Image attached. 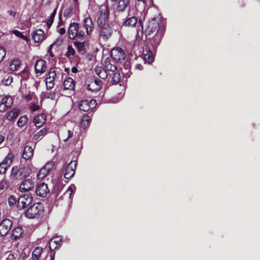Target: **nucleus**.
<instances>
[{
    "instance_id": "nucleus-1",
    "label": "nucleus",
    "mask_w": 260,
    "mask_h": 260,
    "mask_svg": "<svg viewBox=\"0 0 260 260\" xmlns=\"http://www.w3.org/2000/svg\"><path fill=\"white\" fill-rule=\"evenodd\" d=\"M84 25L79 26L76 22L71 23L68 28L69 37L71 40H75L76 38L83 40L85 38L86 29L87 35H90L93 29V24L90 18H85L84 19Z\"/></svg>"
},
{
    "instance_id": "nucleus-2",
    "label": "nucleus",
    "mask_w": 260,
    "mask_h": 260,
    "mask_svg": "<svg viewBox=\"0 0 260 260\" xmlns=\"http://www.w3.org/2000/svg\"><path fill=\"white\" fill-rule=\"evenodd\" d=\"M160 22L161 19L159 17L153 18L148 21L145 29L146 35L150 36L155 33L153 38L155 45L159 44L163 36L165 26Z\"/></svg>"
},
{
    "instance_id": "nucleus-3",
    "label": "nucleus",
    "mask_w": 260,
    "mask_h": 260,
    "mask_svg": "<svg viewBox=\"0 0 260 260\" xmlns=\"http://www.w3.org/2000/svg\"><path fill=\"white\" fill-rule=\"evenodd\" d=\"M31 173L29 166H16L12 168L11 176L16 179H23L28 177Z\"/></svg>"
},
{
    "instance_id": "nucleus-4",
    "label": "nucleus",
    "mask_w": 260,
    "mask_h": 260,
    "mask_svg": "<svg viewBox=\"0 0 260 260\" xmlns=\"http://www.w3.org/2000/svg\"><path fill=\"white\" fill-rule=\"evenodd\" d=\"M44 213V206L41 203H36L29 206L25 211V216L29 219L39 218Z\"/></svg>"
},
{
    "instance_id": "nucleus-5",
    "label": "nucleus",
    "mask_w": 260,
    "mask_h": 260,
    "mask_svg": "<svg viewBox=\"0 0 260 260\" xmlns=\"http://www.w3.org/2000/svg\"><path fill=\"white\" fill-rule=\"evenodd\" d=\"M109 9L107 5L102 6L98 12V17L97 19V24L98 26L102 25L106 23V21L109 18Z\"/></svg>"
},
{
    "instance_id": "nucleus-6",
    "label": "nucleus",
    "mask_w": 260,
    "mask_h": 260,
    "mask_svg": "<svg viewBox=\"0 0 260 260\" xmlns=\"http://www.w3.org/2000/svg\"><path fill=\"white\" fill-rule=\"evenodd\" d=\"M32 200V197L29 193L21 195L18 198L17 207L19 209H24L31 204Z\"/></svg>"
},
{
    "instance_id": "nucleus-7",
    "label": "nucleus",
    "mask_w": 260,
    "mask_h": 260,
    "mask_svg": "<svg viewBox=\"0 0 260 260\" xmlns=\"http://www.w3.org/2000/svg\"><path fill=\"white\" fill-rule=\"evenodd\" d=\"M97 105L95 100H85L81 101L79 104V109L84 112L88 111L95 108Z\"/></svg>"
},
{
    "instance_id": "nucleus-8",
    "label": "nucleus",
    "mask_w": 260,
    "mask_h": 260,
    "mask_svg": "<svg viewBox=\"0 0 260 260\" xmlns=\"http://www.w3.org/2000/svg\"><path fill=\"white\" fill-rule=\"evenodd\" d=\"M98 26L100 29V36L102 39L107 40L111 36L113 30L108 23Z\"/></svg>"
},
{
    "instance_id": "nucleus-9",
    "label": "nucleus",
    "mask_w": 260,
    "mask_h": 260,
    "mask_svg": "<svg viewBox=\"0 0 260 260\" xmlns=\"http://www.w3.org/2000/svg\"><path fill=\"white\" fill-rule=\"evenodd\" d=\"M14 156L11 153H9L5 159L0 162V174H4L8 168L12 164Z\"/></svg>"
},
{
    "instance_id": "nucleus-10",
    "label": "nucleus",
    "mask_w": 260,
    "mask_h": 260,
    "mask_svg": "<svg viewBox=\"0 0 260 260\" xmlns=\"http://www.w3.org/2000/svg\"><path fill=\"white\" fill-rule=\"evenodd\" d=\"M77 165L76 161H72L69 164L64 173L66 179H70L74 175Z\"/></svg>"
},
{
    "instance_id": "nucleus-11",
    "label": "nucleus",
    "mask_w": 260,
    "mask_h": 260,
    "mask_svg": "<svg viewBox=\"0 0 260 260\" xmlns=\"http://www.w3.org/2000/svg\"><path fill=\"white\" fill-rule=\"evenodd\" d=\"M12 226V222L9 219L3 220L0 223V235L5 236L10 230Z\"/></svg>"
},
{
    "instance_id": "nucleus-12",
    "label": "nucleus",
    "mask_w": 260,
    "mask_h": 260,
    "mask_svg": "<svg viewBox=\"0 0 260 260\" xmlns=\"http://www.w3.org/2000/svg\"><path fill=\"white\" fill-rule=\"evenodd\" d=\"M111 56L114 62H118L124 59V53L120 48H114L111 51Z\"/></svg>"
},
{
    "instance_id": "nucleus-13",
    "label": "nucleus",
    "mask_w": 260,
    "mask_h": 260,
    "mask_svg": "<svg viewBox=\"0 0 260 260\" xmlns=\"http://www.w3.org/2000/svg\"><path fill=\"white\" fill-rule=\"evenodd\" d=\"M34 186V182L31 179L24 180L19 186V190L21 192H27L31 190Z\"/></svg>"
},
{
    "instance_id": "nucleus-14",
    "label": "nucleus",
    "mask_w": 260,
    "mask_h": 260,
    "mask_svg": "<svg viewBox=\"0 0 260 260\" xmlns=\"http://www.w3.org/2000/svg\"><path fill=\"white\" fill-rule=\"evenodd\" d=\"M12 103L13 100L11 98L7 96L3 98L0 102V111L5 112L11 107Z\"/></svg>"
},
{
    "instance_id": "nucleus-15",
    "label": "nucleus",
    "mask_w": 260,
    "mask_h": 260,
    "mask_svg": "<svg viewBox=\"0 0 260 260\" xmlns=\"http://www.w3.org/2000/svg\"><path fill=\"white\" fill-rule=\"evenodd\" d=\"M129 0H119L114 9L115 13L123 12L129 6Z\"/></svg>"
},
{
    "instance_id": "nucleus-16",
    "label": "nucleus",
    "mask_w": 260,
    "mask_h": 260,
    "mask_svg": "<svg viewBox=\"0 0 260 260\" xmlns=\"http://www.w3.org/2000/svg\"><path fill=\"white\" fill-rule=\"evenodd\" d=\"M49 191L47 185L44 183L39 184L36 188V194L41 197H46Z\"/></svg>"
},
{
    "instance_id": "nucleus-17",
    "label": "nucleus",
    "mask_w": 260,
    "mask_h": 260,
    "mask_svg": "<svg viewBox=\"0 0 260 260\" xmlns=\"http://www.w3.org/2000/svg\"><path fill=\"white\" fill-rule=\"evenodd\" d=\"M61 239L58 237L52 238L49 242V247L50 250L53 251L59 248L61 245Z\"/></svg>"
},
{
    "instance_id": "nucleus-18",
    "label": "nucleus",
    "mask_w": 260,
    "mask_h": 260,
    "mask_svg": "<svg viewBox=\"0 0 260 260\" xmlns=\"http://www.w3.org/2000/svg\"><path fill=\"white\" fill-rule=\"evenodd\" d=\"M115 62L113 59L107 58L104 61L105 69L108 71L115 72L117 70V66L115 64Z\"/></svg>"
},
{
    "instance_id": "nucleus-19",
    "label": "nucleus",
    "mask_w": 260,
    "mask_h": 260,
    "mask_svg": "<svg viewBox=\"0 0 260 260\" xmlns=\"http://www.w3.org/2000/svg\"><path fill=\"white\" fill-rule=\"evenodd\" d=\"M36 72L37 73H43L46 69V62L44 60H38L35 64Z\"/></svg>"
},
{
    "instance_id": "nucleus-20",
    "label": "nucleus",
    "mask_w": 260,
    "mask_h": 260,
    "mask_svg": "<svg viewBox=\"0 0 260 260\" xmlns=\"http://www.w3.org/2000/svg\"><path fill=\"white\" fill-rule=\"evenodd\" d=\"M138 22L137 18L135 16H132L128 15L126 18L124 20L123 25L125 26L133 27Z\"/></svg>"
},
{
    "instance_id": "nucleus-21",
    "label": "nucleus",
    "mask_w": 260,
    "mask_h": 260,
    "mask_svg": "<svg viewBox=\"0 0 260 260\" xmlns=\"http://www.w3.org/2000/svg\"><path fill=\"white\" fill-rule=\"evenodd\" d=\"M44 32L41 29L36 30L32 35V38L34 41L36 43H40L43 41L44 39Z\"/></svg>"
},
{
    "instance_id": "nucleus-22",
    "label": "nucleus",
    "mask_w": 260,
    "mask_h": 260,
    "mask_svg": "<svg viewBox=\"0 0 260 260\" xmlns=\"http://www.w3.org/2000/svg\"><path fill=\"white\" fill-rule=\"evenodd\" d=\"M33 122L36 127H40L46 122V116L42 114L35 116Z\"/></svg>"
},
{
    "instance_id": "nucleus-23",
    "label": "nucleus",
    "mask_w": 260,
    "mask_h": 260,
    "mask_svg": "<svg viewBox=\"0 0 260 260\" xmlns=\"http://www.w3.org/2000/svg\"><path fill=\"white\" fill-rule=\"evenodd\" d=\"M33 154L34 149L30 146H26L23 149L22 157L25 160H28L32 157Z\"/></svg>"
},
{
    "instance_id": "nucleus-24",
    "label": "nucleus",
    "mask_w": 260,
    "mask_h": 260,
    "mask_svg": "<svg viewBox=\"0 0 260 260\" xmlns=\"http://www.w3.org/2000/svg\"><path fill=\"white\" fill-rule=\"evenodd\" d=\"M101 87V81L99 79H95L91 81L88 85L87 89L91 91L99 90Z\"/></svg>"
},
{
    "instance_id": "nucleus-25",
    "label": "nucleus",
    "mask_w": 260,
    "mask_h": 260,
    "mask_svg": "<svg viewBox=\"0 0 260 260\" xmlns=\"http://www.w3.org/2000/svg\"><path fill=\"white\" fill-rule=\"evenodd\" d=\"M23 233V230L21 227L18 226L13 230L11 234V238L16 240L19 238Z\"/></svg>"
},
{
    "instance_id": "nucleus-26",
    "label": "nucleus",
    "mask_w": 260,
    "mask_h": 260,
    "mask_svg": "<svg viewBox=\"0 0 260 260\" xmlns=\"http://www.w3.org/2000/svg\"><path fill=\"white\" fill-rule=\"evenodd\" d=\"M63 85L64 89H73L75 87L74 81L72 78H68L64 81Z\"/></svg>"
},
{
    "instance_id": "nucleus-27",
    "label": "nucleus",
    "mask_w": 260,
    "mask_h": 260,
    "mask_svg": "<svg viewBox=\"0 0 260 260\" xmlns=\"http://www.w3.org/2000/svg\"><path fill=\"white\" fill-rule=\"evenodd\" d=\"M48 129L47 128H43L42 129H41L40 131H39L38 133H37L34 136V139L35 140H41L44 136H45L47 132H48Z\"/></svg>"
},
{
    "instance_id": "nucleus-28",
    "label": "nucleus",
    "mask_w": 260,
    "mask_h": 260,
    "mask_svg": "<svg viewBox=\"0 0 260 260\" xmlns=\"http://www.w3.org/2000/svg\"><path fill=\"white\" fill-rule=\"evenodd\" d=\"M20 110L19 109L14 108L11 112L8 113L7 119L9 121L13 120L18 116Z\"/></svg>"
},
{
    "instance_id": "nucleus-29",
    "label": "nucleus",
    "mask_w": 260,
    "mask_h": 260,
    "mask_svg": "<svg viewBox=\"0 0 260 260\" xmlns=\"http://www.w3.org/2000/svg\"><path fill=\"white\" fill-rule=\"evenodd\" d=\"M43 251V248L41 247H37L35 248L32 254V258L34 260H38Z\"/></svg>"
},
{
    "instance_id": "nucleus-30",
    "label": "nucleus",
    "mask_w": 260,
    "mask_h": 260,
    "mask_svg": "<svg viewBox=\"0 0 260 260\" xmlns=\"http://www.w3.org/2000/svg\"><path fill=\"white\" fill-rule=\"evenodd\" d=\"M49 172L44 167H42L37 174V177L39 179H43L48 175Z\"/></svg>"
},
{
    "instance_id": "nucleus-31",
    "label": "nucleus",
    "mask_w": 260,
    "mask_h": 260,
    "mask_svg": "<svg viewBox=\"0 0 260 260\" xmlns=\"http://www.w3.org/2000/svg\"><path fill=\"white\" fill-rule=\"evenodd\" d=\"M74 45L79 52L84 51L85 50V43L84 42L75 41L74 43Z\"/></svg>"
},
{
    "instance_id": "nucleus-32",
    "label": "nucleus",
    "mask_w": 260,
    "mask_h": 260,
    "mask_svg": "<svg viewBox=\"0 0 260 260\" xmlns=\"http://www.w3.org/2000/svg\"><path fill=\"white\" fill-rule=\"evenodd\" d=\"M90 117L87 115H85L83 117L81 122V126L84 128H86L90 124Z\"/></svg>"
},
{
    "instance_id": "nucleus-33",
    "label": "nucleus",
    "mask_w": 260,
    "mask_h": 260,
    "mask_svg": "<svg viewBox=\"0 0 260 260\" xmlns=\"http://www.w3.org/2000/svg\"><path fill=\"white\" fill-rule=\"evenodd\" d=\"M9 182L6 179H3L0 182V192H3L8 189Z\"/></svg>"
},
{
    "instance_id": "nucleus-34",
    "label": "nucleus",
    "mask_w": 260,
    "mask_h": 260,
    "mask_svg": "<svg viewBox=\"0 0 260 260\" xmlns=\"http://www.w3.org/2000/svg\"><path fill=\"white\" fill-rule=\"evenodd\" d=\"M20 61L19 59L12 60L10 64V69L12 71H15L19 67Z\"/></svg>"
},
{
    "instance_id": "nucleus-35",
    "label": "nucleus",
    "mask_w": 260,
    "mask_h": 260,
    "mask_svg": "<svg viewBox=\"0 0 260 260\" xmlns=\"http://www.w3.org/2000/svg\"><path fill=\"white\" fill-rule=\"evenodd\" d=\"M28 121V118L27 116L23 115L19 118L17 121V124L19 127L24 126Z\"/></svg>"
},
{
    "instance_id": "nucleus-36",
    "label": "nucleus",
    "mask_w": 260,
    "mask_h": 260,
    "mask_svg": "<svg viewBox=\"0 0 260 260\" xmlns=\"http://www.w3.org/2000/svg\"><path fill=\"white\" fill-rule=\"evenodd\" d=\"M111 79V83L112 84H115L118 83L120 80V75L118 72L113 73Z\"/></svg>"
},
{
    "instance_id": "nucleus-37",
    "label": "nucleus",
    "mask_w": 260,
    "mask_h": 260,
    "mask_svg": "<svg viewBox=\"0 0 260 260\" xmlns=\"http://www.w3.org/2000/svg\"><path fill=\"white\" fill-rule=\"evenodd\" d=\"M144 61H145L147 62H148V63L150 64L153 61L154 56H153L152 52H150V51H149L148 53L144 54Z\"/></svg>"
},
{
    "instance_id": "nucleus-38",
    "label": "nucleus",
    "mask_w": 260,
    "mask_h": 260,
    "mask_svg": "<svg viewBox=\"0 0 260 260\" xmlns=\"http://www.w3.org/2000/svg\"><path fill=\"white\" fill-rule=\"evenodd\" d=\"M8 203L10 206H13L16 204H17L18 198L14 196H10L8 198Z\"/></svg>"
},
{
    "instance_id": "nucleus-39",
    "label": "nucleus",
    "mask_w": 260,
    "mask_h": 260,
    "mask_svg": "<svg viewBox=\"0 0 260 260\" xmlns=\"http://www.w3.org/2000/svg\"><path fill=\"white\" fill-rule=\"evenodd\" d=\"M46 85L47 89H51L54 86V80L50 79V78H47L46 81Z\"/></svg>"
},
{
    "instance_id": "nucleus-40",
    "label": "nucleus",
    "mask_w": 260,
    "mask_h": 260,
    "mask_svg": "<svg viewBox=\"0 0 260 260\" xmlns=\"http://www.w3.org/2000/svg\"><path fill=\"white\" fill-rule=\"evenodd\" d=\"M67 49L66 55L68 57L74 55L75 54V50L72 46H68Z\"/></svg>"
},
{
    "instance_id": "nucleus-41",
    "label": "nucleus",
    "mask_w": 260,
    "mask_h": 260,
    "mask_svg": "<svg viewBox=\"0 0 260 260\" xmlns=\"http://www.w3.org/2000/svg\"><path fill=\"white\" fill-rule=\"evenodd\" d=\"M43 96L45 99L54 100L55 98V93L54 92H45L43 94Z\"/></svg>"
},
{
    "instance_id": "nucleus-42",
    "label": "nucleus",
    "mask_w": 260,
    "mask_h": 260,
    "mask_svg": "<svg viewBox=\"0 0 260 260\" xmlns=\"http://www.w3.org/2000/svg\"><path fill=\"white\" fill-rule=\"evenodd\" d=\"M75 185H71L69 186L66 191V193L69 194V198L71 199L72 195L75 192Z\"/></svg>"
},
{
    "instance_id": "nucleus-43",
    "label": "nucleus",
    "mask_w": 260,
    "mask_h": 260,
    "mask_svg": "<svg viewBox=\"0 0 260 260\" xmlns=\"http://www.w3.org/2000/svg\"><path fill=\"white\" fill-rule=\"evenodd\" d=\"M54 165V162L53 161H48L44 166L49 172L52 169Z\"/></svg>"
},
{
    "instance_id": "nucleus-44",
    "label": "nucleus",
    "mask_w": 260,
    "mask_h": 260,
    "mask_svg": "<svg viewBox=\"0 0 260 260\" xmlns=\"http://www.w3.org/2000/svg\"><path fill=\"white\" fill-rule=\"evenodd\" d=\"M6 54V52L3 48H0V62H2Z\"/></svg>"
},
{
    "instance_id": "nucleus-45",
    "label": "nucleus",
    "mask_w": 260,
    "mask_h": 260,
    "mask_svg": "<svg viewBox=\"0 0 260 260\" xmlns=\"http://www.w3.org/2000/svg\"><path fill=\"white\" fill-rule=\"evenodd\" d=\"M72 12V8L70 7L69 8H66L63 12L64 16H68Z\"/></svg>"
},
{
    "instance_id": "nucleus-46",
    "label": "nucleus",
    "mask_w": 260,
    "mask_h": 260,
    "mask_svg": "<svg viewBox=\"0 0 260 260\" xmlns=\"http://www.w3.org/2000/svg\"><path fill=\"white\" fill-rule=\"evenodd\" d=\"M107 71V70H106V69H104L103 71H102V72L101 73L100 75L99 76L102 79H106L108 75Z\"/></svg>"
},
{
    "instance_id": "nucleus-47",
    "label": "nucleus",
    "mask_w": 260,
    "mask_h": 260,
    "mask_svg": "<svg viewBox=\"0 0 260 260\" xmlns=\"http://www.w3.org/2000/svg\"><path fill=\"white\" fill-rule=\"evenodd\" d=\"M54 18V16L50 15V16L49 17V19L47 22V26L49 28L50 27V26L52 25V24L53 22Z\"/></svg>"
},
{
    "instance_id": "nucleus-48",
    "label": "nucleus",
    "mask_w": 260,
    "mask_h": 260,
    "mask_svg": "<svg viewBox=\"0 0 260 260\" xmlns=\"http://www.w3.org/2000/svg\"><path fill=\"white\" fill-rule=\"evenodd\" d=\"M12 32L13 34H15L17 37H20L22 38H25V37L21 34V32L17 30H13Z\"/></svg>"
},
{
    "instance_id": "nucleus-49",
    "label": "nucleus",
    "mask_w": 260,
    "mask_h": 260,
    "mask_svg": "<svg viewBox=\"0 0 260 260\" xmlns=\"http://www.w3.org/2000/svg\"><path fill=\"white\" fill-rule=\"evenodd\" d=\"M104 70V69L101 67H96L94 69L95 74L98 76L100 75L102 71H103Z\"/></svg>"
},
{
    "instance_id": "nucleus-50",
    "label": "nucleus",
    "mask_w": 260,
    "mask_h": 260,
    "mask_svg": "<svg viewBox=\"0 0 260 260\" xmlns=\"http://www.w3.org/2000/svg\"><path fill=\"white\" fill-rule=\"evenodd\" d=\"M68 137L66 138L63 139V140L65 142L67 141V140L70 139V138H72L73 136V132L70 130L68 131Z\"/></svg>"
},
{
    "instance_id": "nucleus-51",
    "label": "nucleus",
    "mask_w": 260,
    "mask_h": 260,
    "mask_svg": "<svg viewBox=\"0 0 260 260\" xmlns=\"http://www.w3.org/2000/svg\"><path fill=\"white\" fill-rule=\"evenodd\" d=\"M39 106L37 105V104H33L31 107L30 109L32 111H37L39 109Z\"/></svg>"
},
{
    "instance_id": "nucleus-52",
    "label": "nucleus",
    "mask_w": 260,
    "mask_h": 260,
    "mask_svg": "<svg viewBox=\"0 0 260 260\" xmlns=\"http://www.w3.org/2000/svg\"><path fill=\"white\" fill-rule=\"evenodd\" d=\"M56 76V73L54 71H50L48 74V77L47 78H50V79H53L54 80V77Z\"/></svg>"
},
{
    "instance_id": "nucleus-53",
    "label": "nucleus",
    "mask_w": 260,
    "mask_h": 260,
    "mask_svg": "<svg viewBox=\"0 0 260 260\" xmlns=\"http://www.w3.org/2000/svg\"><path fill=\"white\" fill-rule=\"evenodd\" d=\"M7 13L10 16H11L13 17H14L16 15V12L11 10H8Z\"/></svg>"
},
{
    "instance_id": "nucleus-54",
    "label": "nucleus",
    "mask_w": 260,
    "mask_h": 260,
    "mask_svg": "<svg viewBox=\"0 0 260 260\" xmlns=\"http://www.w3.org/2000/svg\"><path fill=\"white\" fill-rule=\"evenodd\" d=\"M58 32L60 35H63L66 33V29L64 27H61L59 29Z\"/></svg>"
},
{
    "instance_id": "nucleus-55",
    "label": "nucleus",
    "mask_w": 260,
    "mask_h": 260,
    "mask_svg": "<svg viewBox=\"0 0 260 260\" xmlns=\"http://www.w3.org/2000/svg\"><path fill=\"white\" fill-rule=\"evenodd\" d=\"M53 46V44L50 45L49 46V49H48V52H49L50 53V55L51 56V57H53V55L51 52V50H52V47Z\"/></svg>"
},
{
    "instance_id": "nucleus-56",
    "label": "nucleus",
    "mask_w": 260,
    "mask_h": 260,
    "mask_svg": "<svg viewBox=\"0 0 260 260\" xmlns=\"http://www.w3.org/2000/svg\"><path fill=\"white\" fill-rule=\"evenodd\" d=\"M138 1L142 2L144 3H150L151 4L152 2V0H138Z\"/></svg>"
},
{
    "instance_id": "nucleus-57",
    "label": "nucleus",
    "mask_w": 260,
    "mask_h": 260,
    "mask_svg": "<svg viewBox=\"0 0 260 260\" xmlns=\"http://www.w3.org/2000/svg\"><path fill=\"white\" fill-rule=\"evenodd\" d=\"M136 68L137 69H138V70H142V69L143 67H142V66L141 64H137V65L136 66Z\"/></svg>"
},
{
    "instance_id": "nucleus-58",
    "label": "nucleus",
    "mask_w": 260,
    "mask_h": 260,
    "mask_svg": "<svg viewBox=\"0 0 260 260\" xmlns=\"http://www.w3.org/2000/svg\"><path fill=\"white\" fill-rule=\"evenodd\" d=\"M72 71L73 73H77L78 72V69L76 67H73L72 68Z\"/></svg>"
},
{
    "instance_id": "nucleus-59",
    "label": "nucleus",
    "mask_w": 260,
    "mask_h": 260,
    "mask_svg": "<svg viewBox=\"0 0 260 260\" xmlns=\"http://www.w3.org/2000/svg\"><path fill=\"white\" fill-rule=\"evenodd\" d=\"M5 139V137L2 135H0V144L2 143Z\"/></svg>"
},
{
    "instance_id": "nucleus-60",
    "label": "nucleus",
    "mask_w": 260,
    "mask_h": 260,
    "mask_svg": "<svg viewBox=\"0 0 260 260\" xmlns=\"http://www.w3.org/2000/svg\"><path fill=\"white\" fill-rule=\"evenodd\" d=\"M56 13V8L54 10L53 12L51 13V15L55 17Z\"/></svg>"
},
{
    "instance_id": "nucleus-61",
    "label": "nucleus",
    "mask_w": 260,
    "mask_h": 260,
    "mask_svg": "<svg viewBox=\"0 0 260 260\" xmlns=\"http://www.w3.org/2000/svg\"><path fill=\"white\" fill-rule=\"evenodd\" d=\"M54 257H55L54 254L51 255L50 256V260H54Z\"/></svg>"
},
{
    "instance_id": "nucleus-62",
    "label": "nucleus",
    "mask_w": 260,
    "mask_h": 260,
    "mask_svg": "<svg viewBox=\"0 0 260 260\" xmlns=\"http://www.w3.org/2000/svg\"><path fill=\"white\" fill-rule=\"evenodd\" d=\"M26 99L28 100V101H29L30 100V96L29 95H26Z\"/></svg>"
},
{
    "instance_id": "nucleus-63",
    "label": "nucleus",
    "mask_w": 260,
    "mask_h": 260,
    "mask_svg": "<svg viewBox=\"0 0 260 260\" xmlns=\"http://www.w3.org/2000/svg\"><path fill=\"white\" fill-rule=\"evenodd\" d=\"M95 85H93V86L91 87V88H95Z\"/></svg>"
},
{
    "instance_id": "nucleus-64",
    "label": "nucleus",
    "mask_w": 260,
    "mask_h": 260,
    "mask_svg": "<svg viewBox=\"0 0 260 260\" xmlns=\"http://www.w3.org/2000/svg\"><path fill=\"white\" fill-rule=\"evenodd\" d=\"M112 2H116L117 0H111Z\"/></svg>"
}]
</instances>
